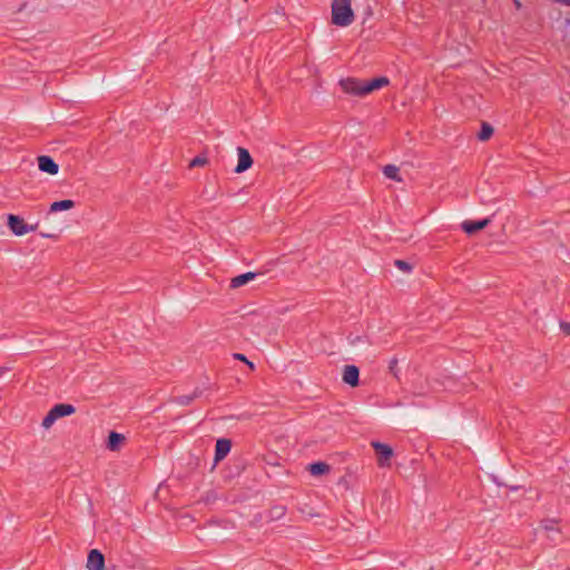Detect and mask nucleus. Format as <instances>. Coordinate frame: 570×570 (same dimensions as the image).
<instances>
[{"instance_id": "nucleus-1", "label": "nucleus", "mask_w": 570, "mask_h": 570, "mask_svg": "<svg viewBox=\"0 0 570 570\" xmlns=\"http://www.w3.org/2000/svg\"><path fill=\"white\" fill-rule=\"evenodd\" d=\"M332 23L337 27H348L354 22L355 14L351 0H333L331 4Z\"/></svg>"}, {"instance_id": "nucleus-2", "label": "nucleus", "mask_w": 570, "mask_h": 570, "mask_svg": "<svg viewBox=\"0 0 570 570\" xmlns=\"http://www.w3.org/2000/svg\"><path fill=\"white\" fill-rule=\"evenodd\" d=\"M8 226L10 228V230L16 236H22V235H26L29 232L36 230L38 225L37 224L36 225H28V224L24 223V220L20 216L13 215V214H9L8 215Z\"/></svg>"}, {"instance_id": "nucleus-3", "label": "nucleus", "mask_w": 570, "mask_h": 570, "mask_svg": "<svg viewBox=\"0 0 570 570\" xmlns=\"http://www.w3.org/2000/svg\"><path fill=\"white\" fill-rule=\"evenodd\" d=\"M342 90L351 96L363 97V80L354 77H348L340 80Z\"/></svg>"}, {"instance_id": "nucleus-4", "label": "nucleus", "mask_w": 570, "mask_h": 570, "mask_svg": "<svg viewBox=\"0 0 570 570\" xmlns=\"http://www.w3.org/2000/svg\"><path fill=\"white\" fill-rule=\"evenodd\" d=\"M372 448L374 449L377 455V463L380 466L390 465V460L393 456V449L385 443L373 441L371 442Z\"/></svg>"}, {"instance_id": "nucleus-5", "label": "nucleus", "mask_w": 570, "mask_h": 570, "mask_svg": "<svg viewBox=\"0 0 570 570\" xmlns=\"http://www.w3.org/2000/svg\"><path fill=\"white\" fill-rule=\"evenodd\" d=\"M237 157H238V161H237L236 167L234 168V171L236 174H242L252 167L253 158L246 148L238 146L237 147Z\"/></svg>"}, {"instance_id": "nucleus-6", "label": "nucleus", "mask_w": 570, "mask_h": 570, "mask_svg": "<svg viewBox=\"0 0 570 570\" xmlns=\"http://www.w3.org/2000/svg\"><path fill=\"white\" fill-rule=\"evenodd\" d=\"M343 382L352 387L360 383V368L356 365H345L342 375Z\"/></svg>"}, {"instance_id": "nucleus-7", "label": "nucleus", "mask_w": 570, "mask_h": 570, "mask_svg": "<svg viewBox=\"0 0 570 570\" xmlns=\"http://www.w3.org/2000/svg\"><path fill=\"white\" fill-rule=\"evenodd\" d=\"M88 570H104L105 569V556L97 549H92L88 553L87 558Z\"/></svg>"}, {"instance_id": "nucleus-8", "label": "nucleus", "mask_w": 570, "mask_h": 570, "mask_svg": "<svg viewBox=\"0 0 570 570\" xmlns=\"http://www.w3.org/2000/svg\"><path fill=\"white\" fill-rule=\"evenodd\" d=\"M491 222H492L491 217H487V218H483V219H480V220H464L461 224V228L468 235H472V234H474V233L485 228L487 226H489Z\"/></svg>"}, {"instance_id": "nucleus-9", "label": "nucleus", "mask_w": 570, "mask_h": 570, "mask_svg": "<svg viewBox=\"0 0 570 570\" xmlns=\"http://www.w3.org/2000/svg\"><path fill=\"white\" fill-rule=\"evenodd\" d=\"M390 83V79L385 76L376 77L371 80H363V92L364 96L373 92L374 90H379Z\"/></svg>"}, {"instance_id": "nucleus-10", "label": "nucleus", "mask_w": 570, "mask_h": 570, "mask_svg": "<svg viewBox=\"0 0 570 570\" xmlns=\"http://www.w3.org/2000/svg\"><path fill=\"white\" fill-rule=\"evenodd\" d=\"M38 167L39 170L49 175H56L59 171L58 164L47 155H42L38 157Z\"/></svg>"}, {"instance_id": "nucleus-11", "label": "nucleus", "mask_w": 570, "mask_h": 570, "mask_svg": "<svg viewBox=\"0 0 570 570\" xmlns=\"http://www.w3.org/2000/svg\"><path fill=\"white\" fill-rule=\"evenodd\" d=\"M232 442L228 439H218L215 445V461L223 460L230 451Z\"/></svg>"}, {"instance_id": "nucleus-12", "label": "nucleus", "mask_w": 570, "mask_h": 570, "mask_svg": "<svg viewBox=\"0 0 570 570\" xmlns=\"http://www.w3.org/2000/svg\"><path fill=\"white\" fill-rule=\"evenodd\" d=\"M257 275L258 274L254 273V272H247V273L237 275L230 279V287L232 288L240 287V286L247 284L248 282L255 279Z\"/></svg>"}, {"instance_id": "nucleus-13", "label": "nucleus", "mask_w": 570, "mask_h": 570, "mask_svg": "<svg viewBox=\"0 0 570 570\" xmlns=\"http://www.w3.org/2000/svg\"><path fill=\"white\" fill-rule=\"evenodd\" d=\"M125 440L126 438L124 434L111 431L108 435L107 448L110 451H118Z\"/></svg>"}, {"instance_id": "nucleus-14", "label": "nucleus", "mask_w": 570, "mask_h": 570, "mask_svg": "<svg viewBox=\"0 0 570 570\" xmlns=\"http://www.w3.org/2000/svg\"><path fill=\"white\" fill-rule=\"evenodd\" d=\"M51 411L57 416V419L71 415L76 412V407L72 404L59 403L56 404Z\"/></svg>"}, {"instance_id": "nucleus-15", "label": "nucleus", "mask_w": 570, "mask_h": 570, "mask_svg": "<svg viewBox=\"0 0 570 570\" xmlns=\"http://www.w3.org/2000/svg\"><path fill=\"white\" fill-rule=\"evenodd\" d=\"M331 470V466L322 461L313 462L308 465V471L314 476H320L323 474L328 473Z\"/></svg>"}, {"instance_id": "nucleus-16", "label": "nucleus", "mask_w": 570, "mask_h": 570, "mask_svg": "<svg viewBox=\"0 0 570 570\" xmlns=\"http://www.w3.org/2000/svg\"><path fill=\"white\" fill-rule=\"evenodd\" d=\"M75 207V202L71 199H62L58 202H53L50 205V213H57L61 210H69Z\"/></svg>"}, {"instance_id": "nucleus-17", "label": "nucleus", "mask_w": 570, "mask_h": 570, "mask_svg": "<svg viewBox=\"0 0 570 570\" xmlns=\"http://www.w3.org/2000/svg\"><path fill=\"white\" fill-rule=\"evenodd\" d=\"M383 174L386 178L401 183L400 168L395 165H386L383 167Z\"/></svg>"}, {"instance_id": "nucleus-18", "label": "nucleus", "mask_w": 570, "mask_h": 570, "mask_svg": "<svg viewBox=\"0 0 570 570\" xmlns=\"http://www.w3.org/2000/svg\"><path fill=\"white\" fill-rule=\"evenodd\" d=\"M493 134V127L489 122H482L481 129L476 132V138L479 140H488L491 138Z\"/></svg>"}, {"instance_id": "nucleus-19", "label": "nucleus", "mask_w": 570, "mask_h": 570, "mask_svg": "<svg viewBox=\"0 0 570 570\" xmlns=\"http://www.w3.org/2000/svg\"><path fill=\"white\" fill-rule=\"evenodd\" d=\"M202 394L200 391L195 390L189 395H180L175 399V402L179 405H188L190 404L195 399H197Z\"/></svg>"}, {"instance_id": "nucleus-20", "label": "nucleus", "mask_w": 570, "mask_h": 570, "mask_svg": "<svg viewBox=\"0 0 570 570\" xmlns=\"http://www.w3.org/2000/svg\"><path fill=\"white\" fill-rule=\"evenodd\" d=\"M208 159L205 155H198L195 158H193L189 163V167H200L205 166L207 164Z\"/></svg>"}, {"instance_id": "nucleus-21", "label": "nucleus", "mask_w": 570, "mask_h": 570, "mask_svg": "<svg viewBox=\"0 0 570 570\" xmlns=\"http://www.w3.org/2000/svg\"><path fill=\"white\" fill-rule=\"evenodd\" d=\"M394 265H395L400 271H402V272H404V273H406V274L411 273V272H412V269H413V266H412L409 262H406V261H402V259H396V261L394 262Z\"/></svg>"}, {"instance_id": "nucleus-22", "label": "nucleus", "mask_w": 570, "mask_h": 570, "mask_svg": "<svg viewBox=\"0 0 570 570\" xmlns=\"http://www.w3.org/2000/svg\"><path fill=\"white\" fill-rule=\"evenodd\" d=\"M56 420H58L57 416L50 410L48 412V414L42 420V426L46 429H49L55 423Z\"/></svg>"}, {"instance_id": "nucleus-23", "label": "nucleus", "mask_w": 570, "mask_h": 570, "mask_svg": "<svg viewBox=\"0 0 570 570\" xmlns=\"http://www.w3.org/2000/svg\"><path fill=\"white\" fill-rule=\"evenodd\" d=\"M233 356L235 360H239V361H242V363H246L250 370L255 368L254 363L248 361L244 354L235 353V354H233Z\"/></svg>"}, {"instance_id": "nucleus-24", "label": "nucleus", "mask_w": 570, "mask_h": 570, "mask_svg": "<svg viewBox=\"0 0 570 570\" xmlns=\"http://www.w3.org/2000/svg\"><path fill=\"white\" fill-rule=\"evenodd\" d=\"M285 513V507H275L272 509V514L274 518L278 519Z\"/></svg>"}, {"instance_id": "nucleus-25", "label": "nucleus", "mask_w": 570, "mask_h": 570, "mask_svg": "<svg viewBox=\"0 0 570 570\" xmlns=\"http://www.w3.org/2000/svg\"><path fill=\"white\" fill-rule=\"evenodd\" d=\"M543 529H544L546 531H553V530H556V528H554V521H553V520H547V521H544V522H543Z\"/></svg>"}, {"instance_id": "nucleus-26", "label": "nucleus", "mask_w": 570, "mask_h": 570, "mask_svg": "<svg viewBox=\"0 0 570 570\" xmlns=\"http://www.w3.org/2000/svg\"><path fill=\"white\" fill-rule=\"evenodd\" d=\"M560 328L566 335H570V323L568 322H561Z\"/></svg>"}, {"instance_id": "nucleus-27", "label": "nucleus", "mask_w": 570, "mask_h": 570, "mask_svg": "<svg viewBox=\"0 0 570 570\" xmlns=\"http://www.w3.org/2000/svg\"><path fill=\"white\" fill-rule=\"evenodd\" d=\"M556 3L564 4L570 7V0H552Z\"/></svg>"}, {"instance_id": "nucleus-28", "label": "nucleus", "mask_w": 570, "mask_h": 570, "mask_svg": "<svg viewBox=\"0 0 570 570\" xmlns=\"http://www.w3.org/2000/svg\"><path fill=\"white\" fill-rule=\"evenodd\" d=\"M513 3H514V6H515V8H517V9H520V8L522 7V4H521V1H520V0H514V1H513Z\"/></svg>"}, {"instance_id": "nucleus-29", "label": "nucleus", "mask_w": 570, "mask_h": 570, "mask_svg": "<svg viewBox=\"0 0 570 570\" xmlns=\"http://www.w3.org/2000/svg\"><path fill=\"white\" fill-rule=\"evenodd\" d=\"M43 237H51L49 234H42Z\"/></svg>"}]
</instances>
